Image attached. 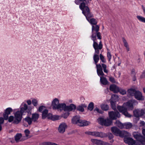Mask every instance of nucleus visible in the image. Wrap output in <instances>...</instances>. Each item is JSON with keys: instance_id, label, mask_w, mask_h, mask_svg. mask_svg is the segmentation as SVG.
<instances>
[{"instance_id": "1", "label": "nucleus", "mask_w": 145, "mask_h": 145, "mask_svg": "<svg viewBox=\"0 0 145 145\" xmlns=\"http://www.w3.org/2000/svg\"><path fill=\"white\" fill-rule=\"evenodd\" d=\"M99 26L98 25H92L91 29L92 34L90 37L93 41V47L97 50V47L99 49H101L103 45L101 40L102 39L101 33L99 32Z\"/></svg>"}, {"instance_id": "2", "label": "nucleus", "mask_w": 145, "mask_h": 145, "mask_svg": "<svg viewBox=\"0 0 145 145\" xmlns=\"http://www.w3.org/2000/svg\"><path fill=\"white\" fill-rule=\"evenodd\" d=\"M94 49L95 52L93 56V60L95 64L96 65L97 74L99 76H104L105 74L103 72V70L104 72L107 74L108 72V70L106 69V65L104 63L101 64H97L99 59L98 54L99 53L100 50L101 49H99L98 47L97 50L95 49Z\"/></svg>"}, {"instance_id": "3", "label": "nucleus", "mask_w": 145, "mask_h": 145, "mask_svg": "<svg viewBox=\"0 0 145 145\" xmlns=\"http://www.w3.org/2000/svg\"><path fill=\"white\" fill-rule=\"evenodd\" d=\"M137 104V102L136 100L132 99L124 103L122 106H118L117 108L120 112L122 113L125 116L130 118L132 115L128 113L127 109L132 110L133 109V105Z\"/></svg>"}, {"instance_id": "4", "label": "nucleus", "mask_w": 145, "mask_h": 145, "mask_svg": "<svg viewBox=\"0 0 145 145\" xmlns=\"http://www.w3.org/2000/svg\"><path fill=\"white\" fill-rule=\"evenodd\" d=\"M79 8L82 10V13L85 16L88 21L93 16L92 13L90 12L89 9L87 6L86 5L84 2L81 3L79 5Z\"/></svg>"}, {"instance_id": "5", "label": "nucleus", "mask_w": 145, "mask_h": 145, "mask_svg": "<svg viewBox=\"0 0 145 145\" xmlns=\"http://www.w3.org/2000/svg\"><path fill=\"white\" fill-rule=\"evenodd\" d=\"M134 137L137 140L135 145H144L145 144V137L142 136L140 134L137 132H134L133 133Z\"/></svg>"}, {"instance_id": "6", "label": "nucleus", "mask_w": 145, "mask_h": 145, "mask_svg": "<svg viewBox=\"0 0 145 145\" xmlns=\"http://www.w3.org/2000/svg\"><path fill=\"white\" fill-rule=\"evenodd\" d=\"M85 133L88 135H91L96 137H99L101 138H105L108 137L107 133L102 132L88 131L85 132Z\"/></svg>"}, {"instance_id": "7", "label": "nucleus", "mask_w": 145, "mask_h": 145, "mask_svg": "<svg viewBox=\"0 0 145 145\" xmlns=\"http://www.w3.org/2000/svg\"><path fill=\"white\" fill-rule=\"evenodd\" d=\"M31 110V108L28 107L27 105L25 103H23L20 107V113L23 115H25V113L27 112L28 115L29 116L31 114L30 110Z\"/></svg>"}, {"instance_id": "8", "label": "nucleus", "mask_w": 145, "mask_h": 145, "mask_svg": "<svg viewBox=\"0 0 145 145\" xmlns=\"http://www.w3.org/2000/svg\"><path fill=\"white\" fill-rule=\"evenodd\" d=\"M97 120L99 123L100 124L106 126L111 125L112 123V120L109 118L105 119L103 118H100L98 119Z\"/></svg>"}, {"instance_id": "9", "label": "nucleus", "mask_w": 145, "mask_h": 145, "mask_svg": "<svg viewBox=\"0 0 145 145\" xmlns=\"http://www.w3.org/2000/svg\"><path fill=\"white\" fill-rule=\"evenodd\" d=\"M108 114L110 119L112 120H116L117 118H119L120 117V114L117 110L116 111L109 112Z\"/></svg>"}, {"instance_id": "10", "label": "nucleus", "mask_w": 145, "mask_h": 145, "mask_svg": "<svg viewBox=\"0 0 145 145\" xmlns=\"http://www.w3.org/2000/svg\"><path fill=\"white\" fill-rule=\"evenodd\" d=\"M59 100L57 98H55V109H57L58 110L61 111L65 110L66 107V105L65 103L59 104Z\"/></svg>"}, {"instance_id": "11", "label": "nucleus", "mask_w": 145, "mask_h": 145, "mask_svg": "<svg viewBox=\"0 0 145 145\" xmlns=\"http://www.w3.org/2000/svg\"><path fill=\"white\" fill-rule=\"evenodd\" d=\"M23 115L22 114L20 111H18L14 113V123L18 124L21 121Z\"/></svg>"}, {"instance_id": "12", "label": "nucleus", "mask_w": 145, "mask_h": 145, "mask_svg": "<svg viewBox=\"0 0 145 145\" xmlns=\"http://www.w3.org/2000/svg\"><path fill=\"white\" fill-rule=\"evenodd\" d=\"M145 110L144 109H137L133 111L134 116L136 117L143 115L145 113Z\"/></svg>"}, {"instance_id": "13", "label": "nucleus", "mask_w": 145, "mask_h": 145, "mask_svg": "<svg viewBox=\"0 0 145 145\" xmlns=\"http://www.w3.org/2000/svg\"><path fill=\"white\" fill-rule=\"evenodd\" d=\"M12 111V109L10 107L8 108L5 110L3 114V117L5 120H7L8 119V115L10 114Z\"/></svg>"}, {"instance_id": "14", "label": "nucleus", "mask_w": 145, "mask_h": 145, "mask_svg": "<svg viewBox=\"0 0 145 145\" xmlns=\"http://www.w3.org/2000/svg\"><path fill=\"white\" fill-rule=\"evenodd\" d=\"M67 127V124L65 123H63L59 125L58 129V131L60 133H63L65 131V129Z\"/></svg>"}, {"instance_id": "15", "label": "nucleus", "mask_w": 145, "mask_h": 145, "mask_svg": "<svg viewBox=\"0 0 145 145\" xmlns=\"http://www.w3.org/2000/svg\"><path fill=\"white\" fill-rule=\"evenodd\" d=\"M125 142L129 145H135L136 142L131 138H125L124 139Z\"/></svg>"}, {"instance_id": "16", "label": "nucleus", "mask_w": 145, "mask_h": 145, "mask_svg": "<svg viewBox=\"0 0 145 145\" xmlns=\"http://www.w3.org/2000/svg\"><path fill=\"white\" fill-rule=\"evenodd\" d=\"M135 98L138 100H143L144 99L142 93L139 91H136L134 95Z\"/></svg>"}, {"instance_id": "17", "label": "nucleus", "mask_w": 145, "mask_h": 145, "mask_svg": "<svg viewBox=\"0 0 145 145\" xmlns=\"http://www.w3.org/2000/svg\"><path fill=\"white\" fill-rule=\"evenodd\" d=\"M15 140L17 142L24 140H25L23 137H22L21 133H17L14 137Z\"/></svg>"}, {"instance_id": "18", "label": "nucleus", "mask_w": 145, "mask_h": 145, "mask_svg": "<svg viewBox=\"0 0 145 145\" xmlns=\"http://www.w3.org/2000/svg\"><path fill=\"white\" fill-rule=\"evenodd\" d=\"M76 108V106L73 104H71L69 106H67L65 110V111H71L74 110Z\"/></svg>"}, {"instance_id": "19", "label": "nucleus", "mask_w": 145, "mask_h": 145, "mask_svg": "<svg viewBox=\"0 0 145 145\" xmlns=\"http://www.w3.org/2000/svg\"><path fill=\"white\" fill-rule=\"evenodd\" d=\"M110 90L114 93H117L119 91V88L116 85L112 84L110 86Z\"/></svg>"}, {"instance_id": "20", "label": "nucleus", "mask_w": 145, "mask_h": 145, "mask_svg": "<svg viewBox=\"0 0 145 145\" xmlns=\"http://www.w3.org/2000/svg\"><path fill=\"white\" fill-rule=\"evenodd\" d=\"M111 131L113 134L116 136H119L121 131L117 127H113L111 129Z\"/></svg>"}, {"instance_id": "21", "label": "nucleus", "mask_w": 145, "mask_h": 145, "mask_svg": "<svg viewBox=\"0 0 145 145\" xmlns=\"http://www.w3.org/2000/svg\"><path fill=\"white\" fill-rule=\"evenodd\" d=\"M39 117V114L37 113H35L32 114L31 118L33 122H37L38 120Z\"/></svg>"}, {"instance_id": "22", "label": "nucleus", "mask_w": 145, "mask_h": 145, "mask_svg": "<svg viewBox=\"0 0 145 145\" xmlns=\"http://www.w3.org/2000/svg\"><path fill=\"white\" fill-rule=\"evenodd\" d=\"M89 123V122L87 121L80 119L78 125L80 126H86L88 125Z\"/></svg>"}, {"instance_id": "23", "label": "nucleus", "mask_w": 145, "mask_h": 145, "mask_svg": "<svg viewBox=\"0 0 145 145\" xmlns=\"http://www.w3.org/2000/svg\"><path fill=\"white\" fill-rule=\"evenodd\" d=\"M80 119V117L78 116H76L74 117L72 120V123L74 124L78 125Z\"/></svg>"}, {"instance_id": "24", "label": "nucleus", "mask_w": 145, "mask_h": 145, "mask_svg": "<svg viewBox=\"0 0 145 145\" xmlns=\"http://www.w3.org/2000/svg\"><path fill=\"white\" fill-rule=\"evenodd\" d=\"M101 76L100 77V81L101 83L104 85H106L108 83V81L106 78L103 77V76Z\"/></svg>"}, {"instance_id": "25", "label": "nucleus", "mask_w": 145, "mask_h": 145, "mask_svg": "<svg viewBox=\"0 0 145 145\" xmlns=\"http://www.w3.org/2000/svg\"><path fill=\"white\" fill-rule=\"evenodd\" d=\"M92 0H75V3L76 5H78L80 2H84L86 4V5H87L89 3V1H91Z\"/></svg>"}, {"instance_id": "26", "label": "nucleus", "mask_w": 145, "mask_h": 145, "mask_svg": "<svg viewBox=\"0 0 145 145\" xmlns=\"http://www.w3.org/2000/svg\"><path fill=\"white\" fill-rule=\"evenodd\" d=\"M129 136L130 134L127 132L125 131H121L119 136L121 137H123Z\"/></svg>"}, {"instance_id": "27", "label": "nucleus", "mask_w": 145, "mask_h": 145, "mask_svg": "<svg viewBox=\"0 0 145 145\" xmlns=\"http://www.w3.org/2000/svg\"><path fill=\"white\" fill-rule=\"evenodd\" d=\"M91 141L93 143L97 145H102L103 143L102 141L96 139H91Z\"/></svg>"}, {"instance_id": "28", "label": "nucleus", "mask_w": 145, "mask_h": 145, "mask_svg": "<svg viewBox=\"0 0 145 145\" xmlns=\"http://www.w3.org/2000/svg\"><path fill=\"white\" fill-rule=\"evenodd\" d=\"M115 124L120 129L124 128V123L123 124L119 121H116L115 123Z\"/></svg>"}, {"instance_id": "29", "label": "nucleus", "mask_w": 145, "mask_h": 145, "mask_svg": "<svg viewBox=\"0 0 145 145\" xmlns=\"http://www.w3.org/2000/svg\"><path fill=\"white\" fill-rule=\"evenodd\" d=\"M136 91L134 89H129L127 91L128 94L130 95L131 96H134L135 92Z\"/></svg>"}, {"instance_id": "30", "label": "nucleus", "mask_w": 145, "mask_h": 145, "mask_svg": "<svg viewBox=\"0 0 145 145\" xmlns=\"http://www.w3.org/2000/svg\"><path fill=\"white\" fill-rule=\"evenodd\" d=\"M42 113V118L44 119L46 118L48 116V110L47 109H45L44 110H43Z\"/></svg>"}, {"instance_id": "31", "label": "nucleus", "mask_w": 145, "mask_h": 145, "mask_svg": "<svg viewBox=\"0 0 145 145\" xmlns=\"http://www.w3.org/2000/svg\"><path fill=\"white\" fill-rule=\"evenodd\" d=\"M25 121L27 122L28 124L30 125L33 122L31 118L29 116H27L24 119Z\"/></svg>"}, {"instance_id": "32", "label": "nucleus", "mask_w": 145, "mask_h": 145, "mask_svg": "<svg viewBox=\"0 0 145 145\" xmlns=\"http://www.w3.org/2000/svg\"><path fill=\"white\" fill-rule=\"evenodd\" d=\"M119 97L116 94H113L112 95L111 101L116 102L118 100Z\"/></svg>"}, {"instance_id": "33", "label": "nucleus", "mask_w": 145, "mask_h": 145, "mask_svg": "<svg viewBox=\"0 0 145 145\" xmlns=\"http://www.w3.org/2000/svg\"><path fill=\"white\" fill-rule=\"evenodd\" d=\"M91 25H97V21L94 18H91L88 21Z\"/></svg>"}, {"instance_id": "34", "label": "nucleus", "mask_w": 145, "mask_h": 145, "mask_svg": "<svg viewBox=\"0 0 145 145\" xmlns=\"http://www.w3.org/2000/svg\"><path fill=\"white\" fill-rule=\"evenodd\" d=\"M24 133L25 134V137H23L24 138H25L26 140L30 137L29 135L30 133V132L29 130L27 129L25 130L24 131Z\"/></svg>"}, {"instance_id": "35", "label": "nucleus", "mask_w": 145, "mask_h": 145, "mask_svg": "<svg viewBox=\"0 0 145 145\" xmlns=\"http://www.w3.org/2000/svg\"><path fill=\"white\" fill-rule=\"evenodd\" d=\"M101 109L105 111H106L108 110L109 107L107 105L103 104L101 105Z\"/></svg>"}, {"instance_id": "36", "label": "nucleus", "mask_w": 145, "mask_h": 145, "mask_svg": "<svg viewBox=\"0 0 145 145\" xmlns=\"http://www.w3.org/2000/svg\"><path fill=\"white\" fill-rule=\"evenodd\" d=\"M45 109H47L46 107L42 105L39 107L38 110L39 112H42L43 110H44Z\"/></svg>"}, {"instance_id": "37", "label": "nucleus", "mask_w": 145, "mask_h": 145, "mask_svg": "<svg viewBox=\"0 0 145 145\" xmlns=\"http://www.w3.org/2000/svg\"><path fill=\"white\" fill-rule=\"evenodd\" d=\"M132 125L131 123H124V128L126 129H129L132 127Z\"/></svg>"}, {"instance_id": "38", "label": "nucleus", "mask_w": 145, "mask_h": 145, "mask_svg": "<svg viewBox=\"0 0 145 145\" xmlns=\"http://www.w3.org/2000/svg\"><path fill=\"white\" fill-rule=\"evenodd\" d=\"M116 102L113 101H111L110 102V104L111 105V106L112 109L114 110H116Z\"/></svg>"}, {"instance_id": "39", "label": "nucleus", "mask_w": 145, "mask_h": 145, "mask_svg": "<svg viewBox=\"0 0 145 145\" xmlns=\"http://www.w3.org/2000/svg\"><path fill=\"white\" fill-rule=\"evenodd\" d=\"M94 107V104L93 102H91L89 105L88 107V109L91 111L93 109Z\"/></svg>"}, {"instance_id": "40", "label": "nucleus", "mask_w": 145, "mask_h": 145, "mask_svg": "<svg viewBox=\"0 0 145 145\" xmlns=\"http://www.w3.org/2000/svg\"><path fill=\"white\" fill-rule=\"evenodd\" d=\"M137 19L140 21L145 23V18L140 16H137Z\"/></svg>"}, {"instance_id": "41", "label": "nucleus", "mask_w": 145, "mask_h": 145, "mask_svg": "<svg viewBox=\"0 0 145 145\" xmlns=\"http://www.w3.org/2000/svg\"><path fill=\"white\" fill-rule=\"evenodd\" d=\"M32 103L33 105L35 106H37L38 104V101L35 99H33L32 101Z\"/></svg>"}, {"instance_id": "42", "label": "nucleus", "mask_w": 145, "mask_h": 145, "mask_svg": "<svg viewBox=\"0 0 145 145\" xmlns=\"http://www.w3.org/2000/svg\"><path fill=\"white\" fill-rule=\"evenodd\" d=\"M100 58L102 62L103 63H105L106 62V60H105L104 56L102 54H100L99 55Z\"/></svg>"}, {"instance_id": "43", "label": "nucleus", "mask_w": 145, "mask_h": 145, "mask_svg": "<svg viewBox=\"0 0 145 145\" xmlns=\"http://www.w3.org/2000/svg\"><path fill=\"white\" fill-rule=\"evenodd\" d=\"M122 40L124 43V46L126 48L129 47V45L125 39L123 37L122 38Z\"/></svg>"}, {"instance_id": "44", "label": "nucleus", "mask_w": 145, "mask_h": 145, "mask_svg": "<svg viewBox=\"0 0 145 145\" xmlns=\"http://www.w3.org/2000/svg\"><path fill=\"white\" fill-rule=\"evenodd\" d=\"M8 121L9 122H11L12 121H13V123H14V117L12 116H10L9 117H8Z\"/></svg>"}, {"instance_id": "45", "label": "nucleus", "mask_w": 145, "mask_h": 145, "mask_svg": "<svg viewBox=\"0 0 145 145\" xmlns=\"http://www.w3.org/2000/svg\"><path fill=\"white\" fill-rule=\"evenodd\" d=\"M107 56L108 58V59L109 61H110L112 58V55L109 52H108L107 54Z\"/></svg>"}, {"instance_id": "46", "label": "nucleus", "mask_w": 145, "mask_h": 145, "mask_svg": "<svg viewBox=\"0 0 145 145\" xmlns=\"http://www.w3.org/2000/svg\"><path fill=\"white\" fill-rule=\"evenodd\" d=\"M131 76L133 77V80L135 81L136 80V78L135 76V74L134 71H132L131 72Z\"/></svg>"}, {"instance_id": "47", "label": "nucleus", "mask_w": 145, "mask_h": 145, "mask_svg": "<svg viewBox=\"0 0 145 145\" xmlns=\"http://www.w3.org/2000/svg\"><path fill=\"white\" fill-rule=\"evenodd\" d=\"M77 110L81 112H83L84 111V108H83L82 106L81 105L78 106L77 108Z\"/></svg>"}, {"instance_id": "48", "label": "nucleus", "mask_w": 145, "mask_h": 145, "mask_svg": "<svg viewBox=\"0 0 145 145\" xmlns=\"http://www.w3.org/2000/svg\"><path fill=\"white\" fill-rule=\"evenodd\" d=\"M119 92L121 94L123 95H125L126 93V91L123 89H119Z\"/></svg>"}, {"instance_id": "49", "label": "nucleus", "mask_w": 145, "mask_h": 145, "mask_svg": "<svg viewBox=\"0 0 145 145\" xmlns=\"http://www.w3.org/2000/svg\"><path fill=\"white\" fill-rule=\"evenodd\" d=\"M69 112H67L63 114L62 116V117H63L64 118H66L68 116H69Z\"/></svg>"}, {"instance_id": "50", "label": "nucleus", "mask_w": 145, "mask_h": 145, "mask_svg": "<svg viewBox=\"0 0 145 145\" xmlns=\"http://www.w3.org/2000/svg\"><path fill=\"white\" fill-rule=\"evenodd\" d=\"M47 118L48 119L52 120H54L52 114L51 113H48V116H47Z\"/></svg>"}, {"instance_id": "51", "label": "nucleus", "mask_w": 145, "mask_h": 145, "mask_svg": "<svg viewBox=\"0 0 145 145\" xmlns=\"http://www.w3.org/2000/svg\"><path fill=\"white\" fill-rule=\"evenodd\" d=\"M42 145H54V144L51 142H44L42 144Z\"/></svg>"}, {"instance_id": "52", "label": "nucleus", "mask_w": 145, "mask_h": 145, "mask_svg": "<svg viewBox=\"0 0 145 145\" xmlns=\"http://www.w3.org/2000/svg\"><path fill=\"white\" fill-rule=\"evenodd\" d=\"M107 134L108 136V138L109 139H111L113 138V135L111 133H108Z\"/></svg>"}, {"instance_id": "53", "label": "nucleus", "mask_w": 145, "mask_h": 145, "mask_svg": "<svg viewBox=\"0 0 145 145\" xmlns=\"http://www.w3.org/2000/svg\"><path fill=\"white\" fill-rule=\"evenodd\" d=\"M50 108H52L53 109H54V99H53L51 103Z\"/></svg>"}, {"instance_id": "54", "label": "nucleus", "mask_w": 145, "mask_h": 145, "mask_svg": "<svg viewBox=\"0 0 145 145\" xmlns=\"http://www.w3.org/2000/svg\"><path fill=\"white\" fill-rule=\"evenodd\" d=\"M109 80L112 83H115V79L113 77L111 76L109 77Z\"/></svg>"}, {"instance_id": "55", "label": "nucleus", "mask_w": 145, "mask_h": 145, "mask_svg": "<svg viewBox=\"0 0 145 145\" xmlns=\"http://www.w3.org/2000/svg\"><path fill=\"white\" fill-rule=\"evenodd\" d=\"M141 78H145V71H144L142 72V74L140 76Z\"/></svg>"}, {"instance_id": "56", "label": "nucleus", "mask_w": 145, "mask_h": 145, "mask_svg": "<svg viewBox=\"0 0 145 145\" xmlns=\"http://www.w3.org/2000/svg\"><path fill=\"white\" fill-rule=\"evenodd\" d=\"M62 117L61 116L59 115H55V120L60 119Z\"/></svg>"}, {"instance_id": "57", "label": "nucleus", "mask_w": 145, "mask_h": 145, "mask_svg": "<svg viewBox=\"0 0 145 145\" xmlns=\"http://www.w3.org/2000/svg\"><path fill=\"white\" fill-rule=\"evenodd\" d=\"M94 110L96 111L97 112H98V113H99L101 114H102L103 113V111H102L101 110H99V109L97 107Z\"/></svg>"}, {"instance_id": "58", "label": "nucleus", "mask_w": 145, "mask_h": 145, "mask_svg": "<svg viewBox=\"0 0 145 145\" xmlns=\"http://www.w3.org/2000/svg\"><path fill=\"white\" fill-rule=\"evenodd\" d=\"M4 118L2 117H0V124H3L4 122Z\"/></svg>"}, {"instance_id": "59", "label": "nucleus", "mask_w": 145, "mask_h": 145, "mask_svg": "<svg viewBox=\"0 0 145 145\" xmlns=\"http://www.w3.org/2000/svg\"><path fill=\"white\" fill-rule=\"evenodd\" d=\"M102 145H110L109 143L106 142H105L103 141V143Z\"/></svg>"}, {"instance_id": "60", "label": "nucleus", "mask_w": 145, "mask_h": 145, "mask_svg": "<svg viewBox=\"0 0 145 145\" xmlns=\"http://www.w3.org/2000/svg\"><path fill=\"white\" fill-rule=\"evenodd\" d=\"M27 103L28 105H30L31 104L32 102L30 100H29L27 101Z\"/></svg>"}, {"instance_id": "61", "label": "nucleus", "mask_w": 145, "mask_h": 145, "mask_svg": "<svg viewBox=\"0 0 145 145\" xmlns=\"http://www.w3.org/2000/svg\"><path fill=\"white\" fill-rule=\"evenodd\" d=\"M140 124L141 125H145V123L144 121H141L140 122Z\"/></svg>"}, {"instance_id": "62", "label": "nucleus", "mask_w": 145, "mask_h": 145, "mask_svg": "<svg viewBox=\"0 0 145 145\" xmlns=\"http://www.w3.org/2000/svg\"><path fill=\"white\" fill-rule=\"evenodd\" d=\"M109 91V89L108 88H107L105 90V92L106 93H107Z\"/></svg>"}, {"instance_id": "63", "label": "nucleus", "mask_w": 145, "mask_h": 145, "mask_svg": "<svg viewBox=\"0 0 145 145\" xmlns=\"http://www.w3.org/2000/svg\"><path fill=\"white\" fill-rule=\"evenodd\" d=\"M81 106H82L83 108L84 107L86 108L87 107V105L85 104H82L81 105Z\"/></svg>"}, {"instance_id": "64", "label": "nucleus", "mask_w": 145, "mask_h": 145, "mask_svg": "<svg viewBox=\"0 0 145 145\" xmlns=\"http://www.w3.org/2000/svg\"><path fill=\"white\" fill-rule=\"evenodd\" d=\"M142 133L143 135L145 136V129H142Z\"/></svg>"}]
</instances>
